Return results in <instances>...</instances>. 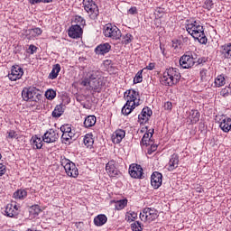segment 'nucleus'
<instances>
[{
  "mask_svg": "<svg viewBox=\"0 0 231 231\" xmlns=\"http://www.w3.org/2000/svg\"><path fill=\"white\" fill-rule=\"evenodd\" d=\"M186 30L193 39L199 40L200 44H207V36H205V29L199 23V21H189L186 24Z\"/></svg>",
  "mask_w": 231,
  "mask_h": 231,
  "instance_id": "1",
  "label": "nucleus"
},
{
  "mask_svg": "<svg viewBox=\"0 0 231 231\" xmlns=\"http://www.w3.org/2000/svg\"><path fill=\"white\" fill-rule=\"evenodd\" d=\"M180 80H181V74L176 68L166 69L162 74V77L161 78L162 86H176Z\"/></svg>",
  "mask_w": 231,
  "mask_h": 231,
  "instance_id": "2",
  "label": "nucleus"
},
{
  "mask_svg": "<svg viewBox=\"0 0 231 231\" xmlns=\"http://www.w3.org/2000/svg\"><path fill=\"white\" fill-rule=\"evenodd\" d=\"M22 98L25 102H39L42 98V95L36 88H24L22 91Z\"/></svg>",
  "mask_w": 231,
  "mask_h": 231,
  "instance_id": "3",
  "label": "nucleus"
},
{
  "mask_svg": "<svg viewBox=\"0 0 231 231\" xmlns=\"http://www.w3.org/2000/svg\"><path fill=\"white\" fill-rule=\"evenodd\" d=\"M103 33L105 37H108L109 39H113L114 41H118L120 37H122V32L116 25H113L112 23H107L104 26Z\"/></svg>",
  "mask_w": 231,
  "mask_h": 231,
  "instance_id": "4",
  "label": "nucleus"
},
{
  "mask_svg": "<svg viewBox=\"0 0 231 231\" xmlns=\"http://www.w3.org/2000/svg\"><path fill=\"white\" fill-rule=\"evenodd\" d=\"M140 219L144 223H152L158 219V211L154 208H144L143 212L140 213Z\"/></svg>",
  "mask_w": 231,
  "mask_h": 231,
  "instance_id": "5",
  "label": "nucleus"
},
{
  "mask_svg": "<svg viewBox=\"0 0 231 231\" xmlns=\"http://www.w3.org/2000/svg\"><path fill=\"white\" fill-rule=\"evenodd\" d=\"M83 6L90 19L95 20L98 17V5H97L93 0H83Z\"/></svg>",
  "mask_w": 231,
  "mask_h": 231,
  "instance_id": "6",
  "label": "nucleus"
},
{
  "mask_svg": "<svg viewBox=\"0 0 231 231\" xmlns=\"http://www.w3.org/2000/svg\"><path fill=\"white\" fill-rule=\"evenodd\" d=\"M180 64L183 69H189V68H192L196 61L194 60V57H192V52H187L180 59Z\"/></svg>",
  "mask_w": 231,
  "mask_h": 231,
  "instance_id": "7",
  "label": "nucleus"
},
{
  "mask_svg": "<svg viewBox=\"0 0 231 231\" xmlns=\"http://www.w3.org/2000/svg\"><path fill=\"white\" fill-rule=\"evenodd\" d=\"M57 140H59V133L53 128L47 130L42 136V142L45 143H55Z\"/></svg>",
  "mask_w": 231,
  "mask_h": 231,
  "instance_id": "8",
  "label": "nucleus"
},
{
  "mask_svg": "<svg viewBox=\"0 0 231 231\" xmlns=\"http://www.w3.org/2000/svg\"><path fill=\"white\" fill-rule=\"evenodd\" d=\"M23 74L24 70H23V68L19 66H13L11 69V73L8 74V79L12 81L19 80Z\"/></svg>",
  "mask_w": 231,
  "mask_h": 231,
  "instance_id": "9",
  "label": "nucleus"
},
{
  "mask_svg": "<svg viewBox=\"0 0 231 231\" xmlns=\"http://www.w3.org/2000/svg\"><path fill=\"white\" fill-rule=\"evenodd\" d=\"M129 174L132 178H142L143 176V169L141 165L132 164L129 168Z\"/></svg>",
  "mask_w": 231,
  "mask_h": 231,
  "instance_id": "10",
  "label": "nucleus"
},
{
  "mask_svg": "<svg viewBox=\"0 0 231 231\" xmlns=\"http://www.w3.org/2000/svg\"><path fill=\"white\" fill-rule=\"evenodd\" d=\"M151 116H152V110L149 106L143 108L141 114L138 116L140 124H147Z\"/></svg>",
  "mask_w": 231,
  "mask_h": 231,
  "instance_id": "11",
  "label": "nucleus"
},
{
  "mask_svg": "<svg viewBox=\"0 0 231 231\" xmlns=\"http://www.w3.org/2000/svg\"><path fill=\"white\" fill-rule=\"evenodd\" d=\"M163 175L158 171H154L151 176V184L153 189H160L162 187Z\"/></svg>",
  "mask_w": 231,
  "mask_h": 231,
  "instance_id": "12",
  "label": "nucleus"
},
{
  "mask_svg": "<svg viewBox=\"0 0 231 231\" xmlns=\"http://www.w3.org/2000/svg\"><path fill=\"white\" fill-rule=\"evenodd\" d=\"M5 212L7 217H17L19 216V206L7 204Z\"/></svg>",
  "mask_w": 231,
  "mask_h": 231,
  "instance_id": "13",
  "label": "nucleus"
},
{
  "mask_svg": "<svg viewBox=\"0 0 231 231\" xmlns=\"http://www.w3.org/2000/svg\"><path fill=\"white\" fill-rule=\"evenodd\" d=\"M82 27L80 25H72L69 29V37H71V39H80L82 37Z\"/></svg>",
  "mask_w": 231,
  "mask_h": 231,
  "instance_id": "14",
  "label": "nucleus"
},
{
  "mask_svg": "<svg viewBox=\"0 0 231 231\" xmlns=\"http://www.w3.org/2000/svg\"><path fill=\"white\" fill-rule=\"evenodd\" d=\"M106 171L110 178H115L120 173L118 169H116V166H115V161H110L107 162L106 165Z\"/></svg>",
  "mask_w": 231,
  "mask_h": 231,
  "instance_id": "15",
  "label": "nucleus"
},
{
  "mask_svg": "<svg viewBox=\"0 0 231 231\" xmlns=\"http://www.w3.org/2000/svg\"><path fill=\"white\" fill-rule=\"evenodd\" d=\"M90 89L100 93L102 91V86H104V80L101 79H90L88 82Z\"/></svg>",
  "mask_w": 231,
  "mask_h": 231,
  "instance_id": "16",
  "label": "nucleus"
},
{
  "mask_svg": "<svg viewBox=\"0 0 231 231\" xmlns=\"http://www.w3.org/2000/svg\"><path fill=\"white\" fill-rule=\"evenodd\" d=\"M136 97H138L136 90L130 89L125 93L126 102H130V104H134V106H136Z\"/></svg>",
  "mask_w": 231,
  "mask_h": 231,
  "instance_id": "17",
  "label": "nucleus"
},
{
  "mask_svg": "<svg viewBox=\"0 0 231 231\" xmlns=\"http://www.w3.org/2000/svg\"><path fill=\"white\" fill-rule=\"evenodd\" d=\"M65 172L67 176H69L70 178H77V176H79V169H77L75 162H72L71 164L67 165V169H65Z\"/></svg>",
  "mask_w": 231,
  "mask_h": 231,
  "instance_id": "18",
  "label": "nucleus"
},
{
  "mask_svg": "<svg viewBox=\"0 0 231 231\" xmlns=\"http://www.w3.org/2000/svg\"><path fill=\"white\" fill-rule=\"evenodd\" d=\"M97 55H106L111 51V45L109 43H102L98 45L95 50Z\"/></svg>",
  "mask_w": 231,
  "mask_h": 231,
  "instance_id": "19",
  "label": "nucleus"
},
{
  "mask_svg": "<svg viewBox=\"0 0 231 231\" xmlns=\"http://www.w3.org/2000/svg\"><path fill=\"white\" fill-rule=\"evenodd\" d=\"M179 164H180V156H178V154H176V153H173L171 156L168 170L174 171V169H178Z\"/></svg>",
  "mask_w": 231,
  "mask_h": 231,
  "instance_id": "20",
  "label": "nucleus"
},
{
  "mask_svg": "<svg viewBox=\"0 0 231 231\" xmlns=\"http://www.w3.org/2000/svg\"><path fill=\"white\" fill-rule=\"evenodd\" d=\"M124 138H125V131L122 129L116 130L112 136L113 143H120Z\"/></svg>",
  "mask_w": 231,
  "mask_h": 231,
  "instance_id": "21",
  "label": "nucleus"
},
{
  "mask_svg": "<svg viewBox=\"0 0 231 231\" xmlns=\"http://www.w3.org/2000/svg\"><path fill=\"white\" fill-rule=\"evenodd\" d=\"M220 129L224 133H230L231 131V118L230 117H226L223 119L219 125Z\"/></svg>",
  "mask_w": 231,
  "mask_h": 231,
  "instance_id": "22",
  "label": "nucleus"
},
{
  "mask_svg": "<svg viewBox=\"0 0 231 231\" xmlns=\"http://www.w3.org/2000/svg\"><path fill=\"white\" fill-rule=\"evenodd\" d=\"M136 105H134L131 103V101H126L125 105L123 106L121 113L127 116V115H131L133 113V110L134 109V106Z\"/></svg>",
  "mask_w": 231,
  "mask_h": 231,
  "instance_id": "23",
  "label": "nucleus"
},
{
  "mask_svg": "<svg viewBox=\"0 0 231 231\" xmlns=\"http://www.w3.org/2000/svg\"><path fill=\"white\" fill-rule=\"evenodd\" d=\"M106 223H107V217L104 214L97 215L94 218V224L96 225V226H102L106 225Z\"/></svg>",
  "mask_w": 231,
  "mask_h": 231,
  "instance_id": "24",
  "label": "nucleus"
},
{
  "mask_svg": "<svg viewBox=\"0 0 231 231\" xmlns=\"http://www.w3.org/2000/svg\"><path fill=\"white\" fill-rule=\"evenodd\" d=\"M31 145H32V149H42V139L37 135L32 136Z\"/></svg>",
  "mask_w": 231,
  "mask_h": 231,
  "instance_id": "25",
  "label": "nucleus"
},
{
  "mask_svg": "<svg viewBox=\"0 0 231 231\" xmlns=\"http://www.w3.org/2000/svg\"><path fill=\"white\" fill-rule=\"evenodd\" d=\"M152 134H154V130H152V132H146L141 140V143L146 146L151 145V138H152Z\"/></svg>",
  "mask_w": 231,
  "mask_h": 231,
  "instance_id": "26",
  "label": "nucleus"
},
{
  "mask_svg": "<svg viewBox=\"0 0 231 231\" xmlns=\"http://www.w3.org/2000/svg\"><path fill=\"white\" fill-rule=\"evenodd\" d=\"M59 73H60V64L53 65L52 70L49 74V79H51V80H55V79L59 77Z\"/></svg>",
  "mask_w": 231,
  "mask_h": 231,
  "instance_id": "27",
  "label": "nucleus"
},
{
  "mask_svg": "<svg viewBox=\"0 0 231 231\" xmlns=\"http://www.w3.org/2000/svg\"><path fill=\"white\" fill-rule=\"evenodd\" d=\"M97 124V117L95 116H88L84 120V127H93Z\"/></svg>",
  "mask_w": 231,
  "mask_h": 231,
  "instance_id": "28",
  "label": "nucleus"
},
{
  "mask_svg": "<svg viewBox=\"0 0 231 231\" xmlns=\"http://www.w3.org/2000/svg\"><path fill=\"white\" fill-rule=\"evenodd\" d=\"M63 107H64V105H62V104L56 106V107L52 111L53 118H60V116H62V115L64 113Z\"/></svg>",
  "mask_w": 231,
  "mask_h": 231,
  "instance_id": "29",
  "label": "nucleus"
},
{
  "mask_svg": "<svg viewBox=\"0 0 231 231\" xmlns=\"http://www.w3.org/2000/svg\"><path fill=\"white\" fill-rule=\"evenodd\" d=\"M220 51L225 59H231V43L222 46Z\"/></svg>",
  "mask_w": 231,
  "mask_h": 231,
  "instance_id": "30",
  "label": "nucleus"
},
{
  "mask_svg": "<svg viewBox=\"0 0 231 231\" xmlns=\"http://www.w3.org/2000/svg\"><path fill=\"white\" fill-rule=\"evenodd\" d=\"M83 143L86 147H93V143H95V140L93 139V134H87L83 139Z\"/></svg>",
  "mask_w": 231,
  "mask_h": 231,
  "instance_id": "31",
  "label": "nucleus"
},
{
  "mask_svg": "<svg viewBox=\"0 0 231 231\" xmlns=\"http://www.w3.org/2000/svg\"><path fill=\"white\" fill-rule=\"evenodd\" d=\"M88 79L89 80H98L102 79V75L100 74V71L98 70H92L88 72Z\"/></svg>",
  "mask_w": 231,
  "mask_h": 231,
  "instance_id": "32",
  "label": "nucleus"
},
{
  "mask_svg": "<svg viewBox=\"0 0 231 231\" xmlns=\"http://www.w3.org/2000/svg\"><path fill=\"white\" fill-rule=\"evenodd\" d=\"M28 196V192L24 189H18L14 193V199H24Z\"/></svg>",
  "mask_w": 231,
  "mask_h": 231,
  "instance_id": "33",
  "label": "nucleus"
},
{
  "mask_svg": "<svg viewBox=\"0 0 231 231\" xmlns=\"http://www.w3.org/2000/svg\"><path fill=\"white\" fill-rule=\"evenodd\" d=\"M225 76L219 75L215 79V86L216 88H222V86H225Z\"/></svg>",
  "mask_w": 231,
  "mask_h": 231,
  "instance_id": "34",
  "label": "nucleus"
},
{
  "mask_svg": "<svg viewBox=\"0 0 231 231\" xmlns=\"http://www.w3.org/2000/svg\"><path fill=\"white\" fill-rule=\"evenodd\" d=\"M41 212H42V210L41 209V207L39 205H32L30 208V213L33 216H39Z\"/></svg>",
  "mask_w": 231,
  "mask_h": 231,
  "instance_id": "35",
  "label": "nucleus"
},
{
  "mask_svg": "<svg viewBox=\"0 0 231 231\" xmlns=\"http://www.w3.org/2000/svg\"><path fill=\"white\" fill-rule=\"evenodd\" d=\"M126 206H127V199H121L116 203V210H122L123 208H125Z\"/></svg>",
  "mask_w": 231,
  "mask_h": 231,
  "instance_id": "36",
  "label": "nucleus"
},
{
  "mask_svg": "<svg viewBox=\"0 0 231 231\" xmlns=\"http://www.w3.org/2000/svg\"><path fill=\"white\" fill-rule=\"evenodd\" d=\"M28 32L29 34L32 35V37H39V35L42 33V29L37 27L34 29H30Z\"/></svg>",
  "mask_w": 231,
  "mask_h": 231,
  "instance_id": "37",
  "label": "nucleus"
},
{
  "mask_svg": "<svg viewBox=\"0 0 231 231\" xmlns=\"http://www.w3.org/2000/svg\"><path fill=\"white\" fill-rule=\"evenodd\" d=\"M142 73H143V69L139 70L134 79V84H140L143 80V77L142 76Z\"/></svg>",
  "mask_w": 231,
  "mask_h": 231,
  "instance_id": "38",
  "label": "nucleus"
},
{
  "mask_svg": "<svg viewBox=\"0 0 231 231\" xmlns=\"http://www.w3.org/2000/svg\"><path fill=\"white\" fill-rule=\"evenodd\" d=\"M131 228L133 231L143 230V227L142 226V223H140V221H135L133 224H131Z\"/></svg>",
  "mask_w": 231,
  "mask_h": 231,
  "instance_id": "39",
  "label": "nucleus"
},
{
  "mask_svg": "<svg viewBox=\"0 0 231 231\" xmlns=\"http://www.w3.org/2000/svg\"><path fill=\"white\" fill-rule=\"evenodd\" d=\"M45 97L48 98V100H53V98L57 97V92H55L53 89H49L45 92Z\"/></svg>",
  "mask_w": 231,
  "mask_h": 231,
  "instance_id": "40",
  "label": "nucleus"
},
{
  "mask_svg": "<svg viewBox=\"0 0 231 231\" xmlns=\"http://www.w3.org/2000/svg\"><path fill=\"white\" fill-rule=\"evenodd\" d=\"M75 23L76 25H79L80 28H82V26H86V20L81 16H76Z\"/></svg>",
  "mask_w": 231,
  "mask_h": 231,
  "instance_id": "41",
  "label": "nucleus"
},
{
  "mask_svg": "<svg viewBox=\"0 0 231 231\" xmlns=\"http://www.w3.org/2000/svg\"><path fill=\"white\" fill-rule=\"evenodd\" d=\"M134 37L130 34L127 33L126 35L123 36L122 42L123 44H130V42H133Z\"/></svg>",
  "mask_w": 231,
  "mask_h": 231,
  "instance_id": "42",
  "label": "nucleus"
},
{
  "mask_svg": "<svg viewBox=\"0 0 231 231\" xmlns=\"http://www.w3.org/2000/svg\"><path fill=\"white\" fill-rule=\"evenodd\" d=\"M60 163H61V166L64 167V169H67L68 165L72 164L73 162L69 161L66 157H63V158L61 157Z\"/></svg>",
  "mask_w": 231,
  "mask_h": 231,
  "instance_id": "43",
  "label": "nucleus"
},
{
  "mask_svg": "<svg viewBox=\"0 0 231 231\" xmlns=\"http://www.w3.org/2000/svg\"><path fill=\"white\" fill-rule=\"evenodd\" d=\"M61 142L62 143H70L71 139L69 138V135L68 133H62Z\"/></svg>",
  "mask_w": 231,
  "mask_h": 231,
  "instance_id": "44",
  "label": "nucleus"
},
{
  "mask_svg": "<svg viewBox=\"0 0 231 231\" xmlns=\"http://www.w3.org/2000/svg\"><path fill=\"white\" fill-rule=\"evenodd\" d=\"M204 8L206 10H212L214 8V2H212V0H206L204 3Z\"/></svg>",
  "mask_w": 231,
  "mask_h": 231,
  "instance_id": "45",
  "label": "nucleus"
},
{
  "mask_svg": "<svg viewBox=\"0 0 231 231\" xmlns=\"http://www.w3.org/2000/svg\"><path fill=\"white\" fill-rule=\"evenodd\" d=\"M220 95L221 97H224V98H226L228 95H231L229 88L226 87L225 88H222V90L220 91Z\"/></svg>",
  "mask_w": 231,
  "mask_h": 231,
  "instance_id": "46",
  "label": "nucleus"
},
{
  "mask_svg": "<svg viewBox=\"0 0 231 231\" xmlns=\"http://www.w3.org/2000/svg\"><path fill=\"white\" fill-rule=\"evenodd\" d=\"M30 5H39V3H53V0H29Z\"/></svg>",
  "mask_w": 231,
  "mask_h": 231,
  "instance_id": "47",
  "label": "nucleus"
},
{
  "mask_svg": "<svg viewBox=\"0 0 231 231\" xmlns=\"http://www.w3.org/2000/svg\"><path fill=\"white\" fill-rule=\"evenodd\" d=\"M60 131H61V133H69L71 126H69V125H63L60 126Z\"/></svg>",
  "mask_w": 231,
  "mask_h": 231,
  "instance_id": "48",
  "label": "nucleus"
},
{
  "mask_svg": "<svg viewBox=\"0 0 231 231\" xmlns=\"http://www.w3.org/2000/svg\"><path fill=\"white\" fill-rule=\"evenodd\" d=\"M6 138H11V139L17 138V133L14 130H10L9 132H7Z\"/></svg>",
  "mask_w": 231,
  "mask_h": 231,
  "instance_id": "49",
  "label": "nucleus"
},
{
  "mask_svg": "<svg viewBox=\"0 0 231 231\" xmlns=\"http://www.w3.org/2000/svg\"><path fill=\"white\" fill-rule=\"evenodd\" d=\"M148 145L151 146L150 149L148 150V154H152V152H154V151H156V149H158V144H152L150 143V144H148Z\"/></svg>",
  "mask_w": 231,
  "mask_h": 231,
  "instance_id": "50",
  "label": "nucleus"
},
{
  "mask_svg": "<svg viewBox=\"0 0 231 231\" xmlns=\"http://www.w3.org/2000/svg\"><path fill=\"white\" fill-rule=\"evenodd\" d=\"M164 109L166 111H171V109H172V103L169 101L164 103Z\"/></svg>",
  "mask_w": 231,
  "mask_h": 231,
  "instance_id": "51",
  "label": "nucleus"
},
{
  "mask_svg": "<svg viewBox=\"0 0 231 231\" xmlns=\"http://www.w3.org/2000/svg\"><path fill=\"white\" fill-rule=\"evenodd\" d=\"M128 14H130V15H135V14H138V9H136V7H131L128 10Z\"/></svg>",
  "mask_w": 231,
  "mask_h": 231,
  "instance_id": "52",
  "label": "nucleus"
},
{
  "mask_svg": "<svg viewBox=\"0 0 231 231\" xmlns=\"http://www.w3.org/2000/svg\"><path fill=\"white\" fill-rule=\"evenodd\" d=\"M207 69H202L200 70V79L201 80H203L206 77H207Z\"/></svg>",
  "mask_w": 231,
  "mask_h": 231,
  "instance_id": "53",
  "label": "nucleus"
},
{
  "mask_svg": "<svg viewBox=\"0 0 231 231\" xmlns=\"http://www.w3.org/2000/svg\"><path fill=\"white\" fill-rule=\"evenodd\" d=\"M6 172V166L0 163V176H3Z\"/></svg>",
  "mask_w": 231,
  "mask_h": 231,
  "instance_id": "54",
  "label": "nucleus"
},
{
  "mask_svg": "<svg viewBox=\"0 0 231 231\" xmlns=\"http://www.w3.org/2000/svg\"><path fill=\"white\" fill-rule=\"evenodd\" d=\"M29 50L31 51V55H33V53H35V51H37V47L35 45H30Z\"/></svg>",
  "mask_w": 231,
  "mask_h": 231,
  "instance_id": "55",
  "label": "nucleus"
},
{
  "mask_svg": "<svg viewBox=\"0 0 231 231\" xmlns=\"http://www.w3.org/2000/svg\"><path fill=\"white\" fill-rule=\"evenodd\" d=\"M154 68H155L154 63H149V65L146 66V68H144L143 69H149L150 71H152V69H154Z\"/></svg>",
  "mask_w": 231,
  "mask_h": 231,
  "instance_id": "56",
  "label": "nucleus"
},
{
  "mask_svg": "<svg viewBox=\"0 0 231 231\" xmlns=\"http://www.w3.org/2000/svg\"><path fill=\"white\" fill-rule=\"evenodd\" d=\"M128 215H130V217H132V219H136L138 217V214H136L134 211H132L130 213H128Z\"/></svg>",
  "mask_w": 231,
  "mask_h": 231,
  "instance_id": "57",
  "label": "nucleus"
},
{
  "mask_svg": "<svg viewBox=\"0 0 231 231\" xmlns=\"http://www.w3.org/2000/svg\"><path fill=\"white\" fill-rule=\"evenodd\" d=\"M82 86H89V78H87L82 81Z\"/></svg>",
  "mask_w": 231,
  "mask_h": 231,
  "instance_id": "58",
  "label": "nucleus"
},
{
  "mask_svg": "<svg viewBox=\"0 0 231 231\" xmlns=\"http://www.w3.org/2000/svg\"><path fill=\"white\" fill-rule=\"evenodd\" d=\"M69 134V137L70 140H73V137L75 136V133H73L71 130L69 132H67Z\"/></svg>",
  "mask_w": 231,
  "mask_h": 231,
  "instance_id": "59",
  "label": "nucleus"
},
{
  "mask_svg": "<svg viewBox=\"0 0 231 231\" xmlns=\"http://www.w3.org/2000/svg\"><path fill=\"white\" fill-rule=\"evenodd\" d=\"M193 115H195L196 120H199V112H198V110L193 111Z\"/></svg>",
  "mask_w": 231,
  "mask_h": 231,
  "instance_id": "60",
  "label": "nucleus"
},
{
  "mask_svg": "<svg viewBox=\"0 0 231 231\" xmlns=\"http://www.w3.org/2000/svg\"><path fill=\"white\" fill-rule=\"evenodd\" d=\"M125 220H126L128 223H131V221H134V220L133 219V217H130V215L126 216Z\"/></svg>",
  "mask_w": 231,
  "mask_h": 231,
  "instance_id": "61",
  "label": "nucleus"
},
{
  "mask_svg": "<svg viewBox=\"0 0 231 231\" xmlns=\"http://www.w3.org/2000/svg\"><path fill=\"white\" fill-rule=\"evenodd\" d=\"M156 14H163V9L157 7V9L155 10Z\"/></svg>",
  "mask_w": 231,
  "mask_h": 231,
  "instance_id": "62",
  "label": "nucleus"
},
{
  "mask_svg": "<svg viewBox=\"0 0 231 231\" xmlns=\"http://www.w3.org/2000/svg\"><path fill=\"white\" fill-rule=\"evenodd\" d=\"M160 50L162 53V55H165V47H163L162 44L160 45Z\"/></svg>",
  "mask_w": 231,
  "mask_h": 231,
  "instance_id": "63",
  "label": "nucleus"
},
{
  "mask_svg": "<svg viewBox=\"0 0 231 231\" xmlns=\"http://www.w3.org/2000/svg\"><path fill=\"white\" fill-rule=\"evenodd\" d=\"M203 62H204L203 60H201V59L198 60V64H203Z\"/></svg>",
  "mask_w": 231,
  "mask_h": 231,
  "instance_id": "64",
  "label": "nucleus"
}]
</instances>
